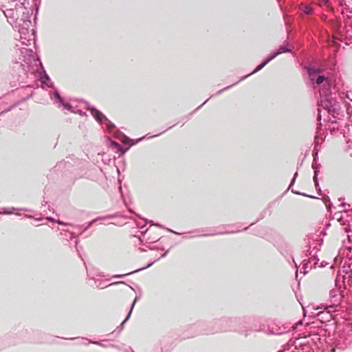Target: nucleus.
<instances>
[{"label": "nucleus", "instance_id": "obj_1", "mask_svg": "<svg viewBox=\"0 0 352 352\" xmlns=\"http://www.w3.org/2000/svg\"><path fill=\"white\" fill-rule=\"evenodd\" d=\"M316 82L319 85H322L323 83L327 84L328 86L330 85V80L322 76H320L317 78Z\"/></svg>", "mask_w": 352, "mask_h": 352}, {"label": "nucleus", "instance_id": "obj_5", "mask_svg": "<svg viewBox=\"0 0 352 352\" xmlns=\"http://www.w3.org/2000/svg\"><path fill=\"white\" fill-rule=\"evenodd\" d=\"M267 61H265L264 63H263L262 64H261L260 65L258 66V67L256 68V71H258L260 70L263 67H264V65L267 63Z\"/></svg>", "mask_w": 352, "mask_h": 352}, {"label": "nucleus", "instance_id": "obj_4", "mask_svg": "<svg viewBox=\"0 0 352 352\" xmlns=\"http://www.w3.org/2000/svg\"><path fill=\"white\" fill-rule=\"evenodd\" d=\"M304 11L306 14H309L312 12V8L311 7L306 6Z\"/></svg>", "mask_w": 352, "mask_h": 352}, {"label": "nucleus", "instance_id": "obj_3", "mask_svg": "<svg viewBox=\"0 0 352 352\" xmlns=\"http://www.w3.org/2000/svg\"><path fill=\"white\" fill-rule=\"evenodd\" d=\"M331 85V82H330V85L329 86H328L327 84L323 83L322 85V94H324L325 96L328 95L329 94V92H330L329 89H330Z\"/></svg>", "mask_w": 352, "mask_h": 352}, {"label": "nucleus", "instance_id": "obj_2", "mask_svg": "<svg viewBox=\"0 0 352 352\" xmlns=\"http://www.w3.org/2000/svg\"><path fill=\"white\" fill-rule=\"evenodd\" d=\"M92 115L98 121H102V120L104 118V115L100 111L97 110L92 111Z\"/></svg>", "mask_w": 352, "mask_h": 352}]
</instances>
